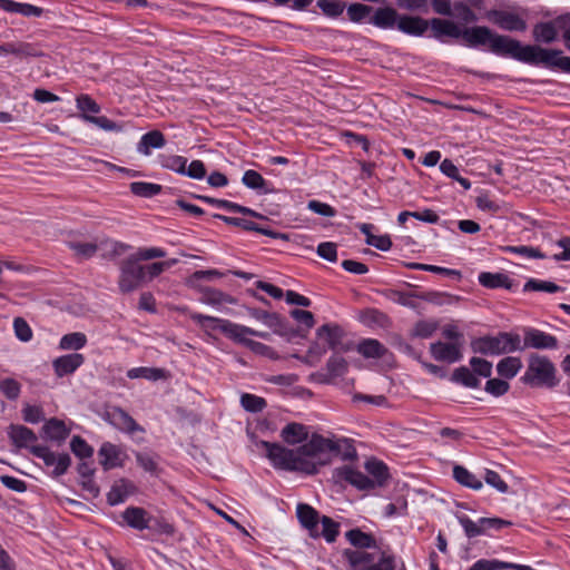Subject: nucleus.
Wrapping results in <instances>:
<instances>
[{
    "label": "nucleus",
    "mask_w": 570,
    "mask_h": 570,
    "mask_svg": "<svg viewBox=\"0 0 570 570\" xmlns=\"http://www.w3.org/2000/svg\"><path fill=\"white\" fill-rule=\"evenodd\" d=\"M433 37L462 38L468 47L476 48L489 46L491 52L497 56L510 57L520 62L549 69H560L570 73V57L563 56L562 50L543 48L539 45H522L521 41L505 35L492 31L485 26H475L461 29L451 21L433 18L429 21Z\"/></svg>",
    "instance_id": "1"
},
{
    "label": "nucleus",
    "mask_w": 570,
    "mask_h": 570,
    "mask_svg": "<svg viewBox=\"0 0 570 570\" xmlns=\"http://www.w3.org/2000/svg\"><path fill=\"white\" fill-rule=\"evenodd\" d=\"M261 446L276 469L297 471L305 474L317 473L318 465L330 462V454H340V441L314 433L311 439L297 449H287L278 443L262 441Z\"/></svg>",
    "instance_id": "2"
},
{
    "label": "nucleus",
    "mask_w": 570,
    "mask_h": 570,
    "mask_svg": "<svg viewBox=\"0 0 570 570\" xmlns=\"http://www.w3.org/2000/svg\"><path fill=\"white\" fill-rule=\"evenodd\" d=\"M345 537L356 548L343 551L348 570H396L395 557L381 550L373 535L355 528L347 531ZM401 570H405L404 567Z\"/></svg>",
    "instance_id": "3"
},
{
    "label": "nucleus",
    "mask_w": 570,
    "mask_h": 570,
    "mask_svg": "<svg viewBox=\"0 0 570 570\" xmlns=\"http://www.w3.org/2000/svg\"><path fill=\"white\" fill-rule=\"evenodd\" d=\"M474 353L483 355H500L523 351L521 336L518 333L500 332L497 335H485L471 343Z\"/></svg>",
    "instance_id": "4"
},
{
    "label": "nucleus",
    "mask_w": 570,
    "mask_h": 570,
    "mask_svg": "<svg viewBox=\"0 0 570 570\" xmlns=\"http://www.w3.org/2000/svg\"><path fill=\"white\" fill-rule=\"evenodd\" d=\"M223 273H220L217 269H207V271H196L194 272L186 281V284L195 288L199 292L200 297L199 299L205 303L213 306H216L217 308L226 305V304H235L236 299L230 296L229 294H226L219 289L209 287V286H203L199 284L200 281H208L212 282L215 278L222 277Z\"/></svg>",
    "instance_id": "5"
},
{
    "label": "nucleus",
    "mask_w": 570,
    "mask_h": 570,
    "mask_svg": "<svg viewBox=\"0 0 570 570\" xmlns=\"http://www.w3.org/2000/svg\"><path fill=\"white\" fill-rule=\"evenodd\" d=\"M523 381L530 385H547L553 387L556 381V367L546 356L532 354Z\"/></svg>",
    "instance_id": "6"
},
{
    "label": "nucleus",
    "mask_w": 570,
    "mask_h": 570,
    "mask_svg": "<svg viewBox=\"0 0 570 570\" xmlns=\"http://www.w3.org/2000/svg\"><path fill=\"white\" fill-rule=\"evenodd\" d=\"M520 9L504 10L491 9L487 11L485 18L498 28L510 32H523L528 24Z\"/></svg>",
    "instance_id": "7"
},
{
    "label": "nucleus",
    "mask_w": 570,
    "mask_h": 570,
    "mask_svg": "<svg viewBox=\"0 0 570 570\" xmlns=\"http://www.w3.org/2000/svg\"><path fill=\"white\" fill-rule=\"evenodd\" d=\"M146 281L145 266L131 255L120 265L119 288L122 293H130Z\"/></svg>",
    "instance_id": "8"
},
{
    "label": "nucleus",
    "mask_w": 570,
    "mask_h": 570,
    "mask_svg": "<svg viewBox=\"0 0 570 570\" xmlns=\"http://www.w3.org/2000/svg\"><path fill=\"white\" fill-rule=\"evenodd\" d=\"M104 419L120 432L129 435H135L137 432L145 433V429L127 411L119 406L108 409L104 414Z\"/></svg>",
    "instance_id": "9"
},
{
    "label": "nucleus",
    "mask_w": 570,
    "mask_h": 570,
    "mask_svg": "<svg viewBox=\"0 0 570 570\" xmlns=\"http://www.w3.org/2000/svg\"><path fill=\"white\" fill-rule=\"evenodd\" d=\"M30 453L41 459L47 466H53L52 474L60 476L65 474L70 466L71 459L68 453L56 455L45 445H33L30 448Z\"/></svg>",
    "instance_id": "10"
},
{
    "label": "nucleus",
    "mask_w": 570,
    "mask_h": 570,
    "mask_svg": "<svg viewBox=\"0 0 570 570\" xmlns=\"http://www.w3.org/2000/svg\"><path fill=\"white\" fill-rule=\"evenodd\" d=\"M204 324L206 325V328H210L213 331H218L219 333L234 340L235 342L243 343V344L252 343L247 338V336H249V335L261 336V334L258 332H256L249 327L242 326L237 323H204Z\"/></svg>",
    "instance_id": "11"
},
{
    "label": "nucleus",
    "mask_w": 570,
    "mask_h": 570,
    "mask_svg": "<svg viewBox=\"0 0 570 570\" xmlns=\"http://www.w3.org/2000/svg\"><path fill=\"white\" fill-rule=\"evenodd\" d=\"M333 478L336 481H345L358 490H370L374 488V481L370 476L347 465L335 469Z\"/></svg>",
    "instance_id": "12"
},
{
    "label": "nucleus",
    "mask_w": 570,
    "mask_h": 570,
    "mask_svg": "<svg viewBox=\"0 0 570 570\" xmlns=\"http://www.w3.org/2000/svg\"><path fill=\"white\" fill-rule=\"evenodd\" d=\"M521 346L523 350L525 348H537V350H553L558 347V340L550 334H547L542 331L535 328H527L524 330V338L521 340Z\"/></svg>",
    "instance_id": "13"
},
{
    "label": "nucleus",
    "mask_w": 570,
    "mask_h": 570,
    "mask_svg": "<svg viewBox=\"0 0 570 570\" xmlns=\"http://www.w3.org/2000/svg\"><path fill=\"white\" fill-rule=\"evenodd\" d=\"M317 336L320 341L325 342L330 348L332 350H340V351H347L350 350V345L344 343V331L340 325L336 323H324L318 330H317Z\"/></svg>",
    "instance_id": "14"
},
{
    "label": "nucleus",
    "mask_w": 570,
    "mask_h": 570,
    "mask_svg": "<svg viewBox=\"0 0 570 570\" xmlns=\"http://www.w3.org/2000/svg\"><path fill=\"white\" fill-rule=\"evenodd\" d=\"M461 343L434 342L430 345V352L434 360L440 362L454 363L461 360Z\"/></svg>",
    "instance_id": "15"
},
{
    "label": "nucleus",
    "mask_w": 570,
    "mask_h": 570,
    "mask_svg": "<svg viewBox=\"0 0 570 570\" xmlns=\"http://www.w3.org/2000/svg\"><path fill=\"white\" fill-rule=\"evenodd\" d=\"M85 362V356L71 353L59 356L52 361V367L57 377H63L75 373Z\"/></svg>",
    "instance_id": "16"
},
{
    "label": "nucleus",
    "mask_w": 570,
    "mask_h": 570,
    "mask_svg": "<svg viewBox=\"0 0 570 570\" xmlns=\"http://www.w3.org/2000/svg\"><path fill=\"white\" fill-rule=\"evenodd\" d=\"M122 453L120 449L110 443L105 442L101 444L98 451L99 463L102 465L104 470H111L122 465Z\"/></svg>",
    "instance_id": "17"
},
{
    "label": "nucleus",
    "mask_w": 570,
    "mask_h": 570,
    "mask_svg": "<svg viewBox=\"0 0 570 570\" xmlns=\"http://www.w3.org/2000/svg\"><path fill=\"white\" fill-rule=\"evenodd\" d=\"M297 519L301 524L309 531L312 537H318V512L306 503H298L296 508Z\"/></svg>",
    "instance_id": "18"
},
{
    "label": "nucleus",
    "mask_w": 570,
    "mask_h": 570,
    "mask_svg": "<svg viewBox=\"0 0 570 570\" xmlns=\"http://www.w3.org/2000/svg\"><path fill=\"white\" fill-rule=\"evenodd\" d=\"M0 55H13L19 59L40 57L42 52L37 46L28 42H6L0 45Z\"/></svg>",
    "instance_id": "19"
},
{
    "label": "nucleus",
    "mask_w": 570,
    "mask_h": 570,
    "mask_svg": "<svg viewBox=\"0 0 570 570\" xmlns=\"http://www.w3.org/2000/svg\"><path fill=\"white\" fill-rule=\"evenodd\" d=\"M429 28V21L419 16H400L397 29L403 33L421 37Z\"/></svg>",
    "instance_id": "20"
},
{
    "label": "nucleus",
    "mask_w": 570,
    "mask_h": 570,
    "mask_svg": "<svg viewBox=\"0 0 570 570\" xmlns=\"http://www.w3.org/2000/svg\"><path fill=\"white\" fill-rule=\"evenodd\" d=\"M8 434L16 446L29 450L38 440L35 432L24 425H11Z\"/></svg>",
    "instance_id": "21"
},
{
    "label": "nucleus",
    "mask_w": 570,
    "mask_h": 570,
    "mask_svg": "<svg viewBox=\"0 0 570 570\" xmlns=\"http://www.w3.org/2000/svg\"><path fill=\"white\" fill-rule=\"evenodd\" d=\"M122 519L132 529L145 530L150 527V518L147 511L138 507H129L122 512Z\"/></svg>",
    "instance_id": "22"
},
{
    "label": "nucleus",
    "mask_w": 570,
    "mask_h": 570,
    "mask_svg": "<svg viewBox=\"0 0 570 570\" xmlns=\"http://www.w3.org/2000/svg\"><path fill=\"white\" fill-rule=\"evenodd\" d=\"M400 14L392 7L377 8L371 17L370 22L381 29L397 27Z\"/></svg>",
    "instance_id": "23"
},
{
    "label": "nucleus",
    "mask_w": 570,
    "mask_h": 570,
    "mask_svg": "<svg viewBox=\"0 0 570 570\" xmlns=\"http://www.w3.org/2000/svg\"><path fill=\"white\" fill-rule=\"evenodd\" d=\"M166 145L165 136L159 130H151L142 135L140 141L137 145V151L148 156L150 155L151 148L159 149Z\"/></svg>",
    "instance_id": "24"
},
{
    "label": "nucleus",
    "mask_w": 570,
    "mask_h": 570,
    "mask_svg": "<svg viewBox=\"0 0 570 570\" xmlns=\"http://www.w3.org/2000/svg\"><path fill=\"white\" fill-rule=\"evenodd\" d=\"M479 283L487 288H507L513 287V281L503 273L482 272L479 274Z\"/></svg>",
    "instance_id": "25"
},
{
    "label": "nucleus",
    "mask_w": 570,
    "mask_h": 570,
    "mask_svg": "<svg viewBox=\"0 0 570 570\" xmlns=\"http://www.w3.org/2000/svg\"><path fill=\"white\" fill-rule=\"evenodd\" d=\"M533 40L538 43L550 45L558 39V32L552 21L538 22L532 29Z\"/></svg>",
    "instance_id": "26"
},
{
    "label": "nucleus",
    "mask_w": 570,
    "mask_h": 570,
    "mask_svg": "<svg viewBox=\"0 0 570 570\" xmlns=\"http://www.w3.org/2000/svg\"><path fill=\"white\" fill-rule=\"evenodd\" d=\"M0 9L11 13H19L23 17H40L42 13V9L39 7L13 0H0Z\"/></svg>",
    "instance_id": "27"
},
{
    "label": "nucleus",
    "mask_w": 570,
    "mask_h": 570,
    "mask_svg": "<svg viewBox=\"0 0 570 570\" xmlns=\"http://www.w3.org/2000/svg\"><path fill=\"white\" fill-rule=\"evenodd\" d=\"M42 431L49 440L56 441L58 443L63 442L68 438L70 432L66 428L63 421L55 417L50 419L45 423V425L42 426Z\"/></svg>",
    "instance_id": "28"
},
{
    "label": "nucleus",
    "mask_w": 570,
    "mask_h": 570,
    "mask_svg": "<svg viewBox=\"0 0 570 570\" xmlns=\"http://www.w3.org/2000/svg\"><path fill=\"white\" fill-rule=\"evenodd\" d=\"M281 436L288 444H296L308 439L306 428L299 423H288L281 432Z\"/></svg>",
    "instance_id": "29"
},
{
    "label": "nucleus",
    "mask_w": 570,
    "mask_h": 570,
    "mask_svg": "<svg viewBox=\"0 0 570 570\" xmlns=\"http://www.w3.org/2000/svg\"><path fill=\"white\" fill-rule=\"evenodd\" d=\"M365 470L372 476V480L374 481V488L376 485H384L389 479L387 466L382 461L375 459L366 461Z\"/></svg>",
    "instance_id": "30"
},
{
    "label": "nucleus",
    "mask_w": 570,
    "mask_h": 570,
    "mask_svg": "<svg viewBox=\"0 0 570 570\" xmlns=\"http://www.w3.org/2000/svg\"><path fill=\"white\" fill-rule=\"evenodd\" d=\"M454 480L463 487L480 490L483 487L482 481L462 465H454Z\"/></svg>",
    "instance_id": "31"
},
{
    "label": "nucleus",
    "mask_w": 570,
    "mask_h": 570,
    "mask_svg": "<svg viewBox=\"0 0 570 570\" xmlns=\"http://www.w3.org/2000/svg\"><path fill=\"white\" fill-rule=\"evenodd\" d=\"M386 348L377 340H363L357 345V352L366 358H381L386 353Z\"/></svg>",
    "instance_id": "32"
},
{
    "label": "nucleus",
    "mask_w": 570,
    "mask_h": 570,
    "mask_svg": "<svg viewBox=\"0 0 570 570\" xmlns=\"http://www.w3.org/2000/svg\"><path fill=\"white\" fill-rule=\"evenodd\" d=\"M522 367V362L519 357L508 356L502 358L498 365V374L504 379L514 377Z\"/></svg>",
    "instance_id": "33"
},
{
    "label": "nucleus",
    "mask_w": 570,
    "mask_h": 570,
    "mask_svg": "<svg viewBox=\"0 0 570 570\" xmlns=\"http://www.w3.org/2000/svg\"><path fill=\"white\" fill-rule=\"evenodd\" d=\"M87 344V336L81 332L65 334L59 342L62 351H78Z\"/></svg>",
    "instance_id": "34"
},
{
    "label": "nucleus",
    "mask_w": 570,
    "mask_h": 570,
    "mask_svg": "<svg viewBox=\"0 0 570 570\" xmlns=\"http://www.w3.org/2000/svg\"><path fill=\"white\" fill-rule=\"evenodd\" d=\"M242 183L249 189L263 190L265 194L272 191V189L267 188V181L264 177L253 169H248L244 173Z\"/></svg>",
    "instance_id": "35"
},
{
    "label": "nucleus",
    "mask_w": 570,
    "mask_h": 570,
    "mask_svg": "<svg viewBox=\"0 0 570 570\" xmlns=\"http://www.w3.org/2000/svg\"><path fill=\"white\" fill-rule=\"evenodd\" d=\"M129 188L130 191L138 197L150 198L158 195L163 187L154 183L134 181L130 184Z\"/></svg>",
    "instance_id": "36"
},
{
    "label": "nucleus",
    "mask_w": 570,
    "mask_h": 570,
    "mask_svg": "<svg viewBox=\"0 0 570 570\" xmlns=\"http://www.w3.org/2000/svg\"><path fill=\"white\" fill-rule=\"evenodd\" d=\"M129 379H146L149 381H158L165 377V371L157 367H134L127 372Z\"/></svg>",
    "instance_id": "37"
},
{
    "label": "nucleus",
    "mask_w": 570,
    "mask_h": 570,
    "mask_svg": "<svg viewBox=\"0 0 570 570\" xmlns=\"http://www.w3.org/2000/svg\"><path fill=\"white\" fill-rule=\"evenodd\" d=\"M452 381L471 389L480 386V380L465 366H461L454 370L452 374Z\"/></svg>",
    "instance_id": "38"
},
{
    "label": "nucleus",
    "mask_w": 570,
    "mask_h": 570,
    "mask_svg": "<svg viewBox=\"0 0 570 570\" xmlns=\"http://www.w3.org/2000/svg\"><path fill=\"white\" fill-rule=\"evenodd\" d=\"M563 291V288L550 281H542L537 278H530L523 285V292H547L557 293Z\"/></svg>",
    "instance_id": "39"
},
{
    "label": "nucleus",
    "mask_w": 570,
    "mask_h": 570,
    "mask_svg": "<svg viewBox=\"0 0 570 570\" xmlns=\"http://www.w3.org/2000/svg\"><path fill=\"white\" fill-rule=\"evenodd\" d=\"M416 295H420V293H405L395 289H391L386 293V297L391 301L414 309L419 306L417 302L415 301L419 298Z\"/></svg>",
    "instance_id": "40"
},
{
    "label": "nucleus",
    "mask_w": 570,
    "mask_h": 570,
    "mask_svg": "<svg viewBox=\"0 0 570 570\" xmlns=\"http://www.w3.org/2000/svg\"><path fill=\"white\" fill-rule=\"evenodd\" d=\"M240 405L247 412L259 413L267 406V403L264 397L257 396L255 394L244 393L240 396Z\"/></svg>",
    "instance_id": "41"
},
{
    "label": "nucleus",
    "mask_w": 570,
    "mask_h": 570,
    "mask_svg": "<svg viewBox=\"0 0 570 570\" xmlns=\"http://www.w3.org/2000/svg\"><path fill=\"white\" fill-rule=\"evenodd\" d=\"M0 392L10 401H16L21 393V384L11 377H0Z\"/></svg>",
    "instance_id": "42"
},
{
    "label": "nucleus",
    "mask_w": 570,
    "mask_h": 570,
    "mask_svg": "<svg viewBox=\"0 0 570 570\" xmlns=\"http://www.w3.org/2000/svg\"><path fill=\"white\" fill-rule=\"evenodd\" d=\"M160 165L166 169L183 175L185 173V166L187 165V158L178 155L161 156Z\"/></svg>",
    "instance_id": "43"
},
{
    "label": "nucleus",
    "mask_w": 570,
    "mask_h": 570,
    "mask_svg": "<svg viewBox=\"0 0 570 570\" xmlns=\"http://www.w3.org/2000/svg\"><path fill=\"white\" fill-rule=\"evenodd\" d=\"M70 449L80 459L91 458L94 454V449L79 435L72 436Z\"/></svg>",
    "instance_id": "44"
},
{
    "label": "nucleus",
    "mask_w": 570,
    "mask_h": 570,
    "mask_svg": "<svg viewBox=\"0 0 570 570\" xmlns=\"http://www.w3.org/2000/svg\"><path fill=\"white\" fill-rule=\"evenodd\" d=\"M459 523L462 525L464 533L468 538H474L483 534L481 525V518L474 522L468 515H456Z\"/></svg>",
    "instance_id": "45"
},
{
    "label": "nucleus",
    "mask_w": 570,
    "mask_h": 570,
    "mask_svg": "<svg viewBox=\"0 0 570 570\" xmlns=\"http://www.w3.org/2000/svg\"><path fill=\"white\" fill-rule=\"evenodd\" d=\"M317 7L324 14L335 18L343 13L345 3L337 0H318Z\"/></svg>",
    "instance_id": "46"
},
{
    "label": "nucleus",
    "mask_w": 570,
    "mask_h": 570,
    "mask_svg": "<svg viewBox=\"0 0 570 570\" xmlns=\"http://www.w3.org/2000/svg\"><path fill=\"white\" fill-rule=\"evenodd\" d=\"M416 296L419 297V299L429 302L438 306L451 304L453 302V297L451 295L441 292H421L420 295Z\"/></svg>",
    "instance_id": "47"
},
{
    "label": "nucleus",
    "mask_w": 570,
    "mask_h": 570,
    "mask_svg": "<svg viewBox=\"0 0 570 570\" xmlns=\"http://www.w3.org/2000/svg\"><path fill=\"white\" fill-rule=\"evenodd\" d=\"M320 521L322 523L321 534L327 542H334L338 535L340 524L326 515H323Z\"/></svg>",
    "instance_id": "48"
},
{
    "label": "nucleus",
    "mask_w": 570,
    "mask_h": 570,
    "mask_svg": "<svg viewBox=\"0 0 570 570\" xmlns=\"http://www.w3.org/2000/svg\"><path fill=\"white\" fill-rule=\"evenodd\" d=\"M372 12V7L363 3H352L347 7L348 19L353 22H361Z\"/></svg>",
    "instance_id": "49"
},
{
    "label": "nucleus",
    "mask_w": 570,
    "mask_h": 570,
    "mask_svg": "<svg viewBox=\"0 0 570 570\" xmlns=\"http://www.w3.org/2000/svg\"><path fill=\"white\" fill-rule=\"evenodd\" d=\"M407 266L412 269L426 271V272L446 275V276H456V277L461 276L459 271L450 269V268H445V267H441V266H435V265L410 263Z\"/></svg>",
    "instance_id": "50"
},
{
    "label": "nucleus",
    "mask_w": 570,
    "mask_h": 570,
    "mask_svg": "<svg viewBox=\"0 0 570 570\" xmlns=\"http://www.w3.org/2000/svg\"><path fill=\"white\" fill-rule=\"evenodd\" d=\"M551 21L554 23L557 32L559 30L563 32L566 47L570 51V13L561 14Z\"/></svg>",
    "instance_id": "51"
},
{
    "label": "nucleus",
    "mask_w": 570,
    "mask_h": 570,
    "mask_svg": "<svg viewBox=\"0 0 570 570\" xmlns=\"http://www.w3.org/2000/svg\"><path fill=\"white\" fill-rule=\"evenodd\" d=\"M453 9L454 12L452 16L459 18L465 23L475 22L478 20L476 14L462 1L454 2Z\"/></svg>",
    "instance_id": "52"
},
{
    "label": "nucleus",
    "mask_w": 570,
    "mask_h": 570,
    "mask_svg": "<svg viewBox=\"0 0 570 570\" xmlns=\"http://www.w3.org/2000/svg\"><path fill=\"white\" fill-rule=\"evenodd\" d=\"M137 464L144 469L146 472L150 474H157L158 472V463L155 460V456L146 453V452H137L136 453Z\"/></svg>",
    "instance_id": "53"
},
{
    "label": "nucleus",
    "mask_w": 570,
    "mask_h": 570,
    "mask_svg": "<svg viewBox=\"0 0 570 570\" xmlns=\"http://www.w3.org/2000/svg\"><path fill=\"white\" fill-rule=\"evenodd\" d=\"M68 246L76 253V255L82 258L94 256L98 249V246L95 243L69 242Z\"/></svg>",
    "instance_id": "54"
},
{
    "label": "nucleus",
    "mask_w": 570,
    "mask_h": 570,
    "mask_svg": "<svg viewBox=\"0 0 570 570\" xmlns=\"http://www.w3.org/2000/svg\"><path fill=\"white\" fill-rule=\"evenodd\" d=\"M85 119L91 124H95L99 128L106 130V131H119L121 130V126L117 122L110 120L106 116H83Z\"/></svg>",
    "instance_id": "55"
},
{
    "label": "nucleus",
    "mask_w": 570,
    "mask_h": 570,
    "mask_svg": "<svg viewBox=\"0 0 570 570\" xmlns=\"http://www.w3.org/2000/svg\"><path fill=\"white\" fill-rule=\"evenodd\" d=\"M317 255L325 261L335 263L337 261V245L332 242H323L318 244Z\"/></svg>",
    "instance_id": "56"
},
{
    "label": "nucleus",
    "mask_w": 570,
    "mask_h": 570,
    "mask_svg": "<svg viewBox=\"0 0 570 570\" xmlns=\"http://www.w3.org/2000/svg\"><path fill=\"white\" fill-rule=\"evenodd\" d=\"M326 366L332 376H342L347 370L346 361L338 355L331 356Z\"/></svg>",
    "instance_id": "57"
},
{
    "label": "nucleus",
    "mask_w": 570,
    "mask_h": 570,
    "mask_svg": "<svg viewBox=\"0 0 570 570\" xmlns=\"http://www.w3.org/2000/svg\"><path fill=\"white\" fill-rule=\"evenodd\" d=\"M509 383L500 379H490L485 383L484 390L493 396H501L509 391Z\"/></svg>",
    "instance_id": "58"
},
{
    "label": "nucleus",
    "mask_w": 570,
    "mask_h": 570,
    "mask_svg": "<svg viewBox=\"0 0 570 570\" xmlns=\"http://www.w3.org/2000/svg\"><path fill=\"white\" fill-rule=\"evenodd\" d=\"M505 250L509 252V253H513V254H518V255H523V256H527L529 258H539V259L546 258V255L539 248L531 247V246H524V245H522V246H507Z\"/></svg>",
    "instance_id": "59"
},
{
    "label": "nucleus",
    "mask_w": 570,
    "mask_h": 570,
    "mask_svg": "<svg viewBox=\"0 0 570 570\" xmlns=\"http://www.w3.org/2000/svg\"><path fill=\"white\" fill-rule=\"evenodd\" d=\"M22 416L26 422L37 424L45 419V413L40 406L27 404L22 409Z\"/></svg>",
    "instance_id": "60"
},
{
    "label": "nucleus",
    "mask_w": 570,
    "mask_h": 570,
    "mask_svg": "<svg viewBox=\"0 0 570 570\" xmlns=\"http://www.w3.org/2000/svg\"><path fill=\"white\" fill-rule=\"evenodd\" d=\"M470 365L473 373L479 374L480 376L490 377L492 374V363L484 358L472 357L470 360Z\"/></svg>",
    "instance_id": "61"
},
{
    "label": "nucleus",
    "mask_w": 570,
    "mask_h": 570,
    "mask_svg": "<svg viewBox=\"0 0 570 570\" xmlns=\"http://www.w3.org/2000/svg\"><path fill=\"white\" fill-rule=\"evenodd\" d=\"M150 527L148 529L154 530L160 534L174 535L175 527L164 518H150Z\"/></svg>",
    "instance_id": "62"
},
{
    "label": "nucleus",
    "mask_w": 570,
    "mask_h": 570,
    "mask_svg": "<svg viewBox=\"0 0 570 570\" xmlns=\"http://www.w3.org/2000/svg\"><path fill=\"white\" fill-rule=\"evenodd\" d=\"M485 482L492 488L497 489L501 493H507L509 490V485L505 481L501 479L499 473L492 470H487L484 475Z\"/></svg>",
    "instance_id": "63"
},
{
    "label": "nucleus",
    "mask_w": 570,
    "mask_h": 570,
    "mask_svg": "<svg viewBox=\"0 0 570 570\" xmlns=\"http://www.w3.org/2000/svg\"><path fill=\"white\" fill-rule=\"evenodd\" d=\"M365 243L382 252H387L392 247V240L389 235H368V237L365 239Z\"/></svg>",
    "instance_id": "64"
}]
</instances>
